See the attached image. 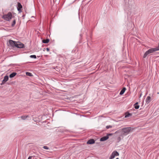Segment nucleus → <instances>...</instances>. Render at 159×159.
Instances as JSON below:
<instances>
[{"instance_id": "1", "label": "nucleus", "mask_w": 159, "mask_h": 159, "mask_svg": "<svg viewBox=\"0 0 159 159\" xmlns=\"http://www.w3.org/2000/svg\"><path fill=\"white\" fill-rule=\"evenodd\" d=\"M134 129L131 127H128L123 128L121 129L122 134L123 135L125 136L132 132Z\"/></svg>"}, {"instance_id": "2", "label": "nucleus", "mask_w": 159, "mask_h": 159, "mask_svg": "<svg viewBox=\"0 0 159 159\" xmlns=\"http://www.w3.org/2000/svg\"><path fill=\"white\" fill-rule=\"evenodd\" d=\"M157 51V48H152L149 50H148V51H147L144 54L143 56V58H145L148 55H149L151 54V53H152L153 52H156V51Z\"/></svg>"}, {"instance_id": "3", "label": "nucleus", "mask_w": 159, "mask_h": 159, "mask_svg": "<svg viewBox=\"0 0 159 159\" xmlns=\"http://www.w3.org/2000/svg\"><path fill=\"white\" fill-rule=\"evenodd\" d=\"M12 18V15L11 12H9L7 14L4 15L2 16V18L7 21H10Z\"/></svg>"}, {"instance_id": "4", "label": "nucleus", "mask_w": 159, "mask_h": 159, "mask_svg": "<svg viewBox=\"0 0 159 159\" xmlns=\"http://www.w3.org/2000/svg\"><path fill=\"white\" fill-rule=\"evenodd\" d=\"M15 47L18 48H25V46L23 43L18 42L16 43Z\"/></svg>"}, {"instance_id": "5", "label": "nucleus", "mask_w": 159, "mask_h": 159, "mask_svg": "<svg viewBox=\"0 0 159 159\" xmlns=\"http://www.w3.org/2000/svg\"><path fill=\"white\" fill-rule=\"evenodd\" d=\"M9 42V44L11 47H16V42L12 40H10Z\"/></svg>"}, {"instance_id": "6", "label": "nucleus", "mask_w": 159, "mask_h": 159, "mask_svg": "<svg viewBox=\"0 0 159 159\" xmlns=\"http://www.w3.org/2000/svg\"><path fill=\"white\" fill-rule=\"evenodd\" d=\"M8 79V76L6 75L4 76V79L2 81V83L1 84V85L4 84L6 82H7Z\"/></svg>"}, {"instance_id": "7", "label": "nucleus", "mask_w": 159, "mask_h": 159, "mask_svg": "<svg viewBox=\"0 0 159 159\" xmlns=\"http://www.w3.org/2000/svg\"><path fill=\"white\" fill-rule=\"evenodd\" d=\"M22 8V6L21 4L19 2H18L17 3V9L18 11L19 12L21 11V8Z\"/></svg>"}, {"instance_id": "8", "label": "nucleus", "mask_w": 159, "mask_h": 159, "mask_svg": "<svg viewBox=\"0 0 159 159\" xmlns=\"http://www.w3.org/2000/svg\"><path fill=\"white\" fill-rule=\"evenodd\" d=\"M95 141L93 139H91L89 140L87 142V143L88 144H93L94 143Z\"/></svg>"}, {"instance_id": "9", "label": "nucleus", "mask_w": 159, "mask_h": 159, "mask_svg": "<svg viewBox=\"0 0 159 159\" xmlns=\"http://www.w3.org/2000/svg\"><path fill=\"white\" fill-rule=\"evenodd\" d=\"M109 138V137L107 136L103 137L101 138L100 139V141H105L107 139Z\"/></svg>"}, {"instance_id": "10", "label": "nucleus", "mask_w": 159, "mask_h": 159, "mask_svg": "<svg viewBox=\"0 0 159 159\" xmlns=\"http://www.w3.org/2000/svg\"><path fill=\"white\" fill-rule=\"evenodd\" d=\"M151 101V98L150 96H148L146 99V102L147 104H148Z\"/></svg>"}, {"instance_id": "11", "label": "nucleus", "mask_w": 159, "mask_h": 159, "mask_svg": "<svg viewBox=\"0 0 159 159\" xmlns=\"http://www.w3.org/2000/svg\"><path fill=\"white\" fill-rule=\"evenodd\" d=\"M126 88H124L120 91V95H122L125 92V91Z\"/></svg>"}, {"instance_id": "12", "label": "nucleus", "mask_w": 159, "mask_h": 159, "mask_svg": "<svg viewBox=\"0 0 159 159\" xmlns=\"http://www.w3.org/2000/svg\"><path fill=\"white\" fill-rule=\"evenodd\" d=\"M16 74V72H13L10 75L9 77L10 78H13L14 77Z\"/></svg>"}, {"instance_id": "13", "label": "nucleus", "mask_w": 159, "mask_h": 159, "mask_svg": "<svg viewBox=\"0 0 159 159\" xmlns=\"http://www.w3.org/2000/svg\"><path fill=\"white\" fill-rule=\"evenodd\" d=\"M49 41V39H43L42 40V42L44 43H47Z\"/></svg>"}, {"instance_id": "14", "label": "nucleus", "mask_w": 159, "mask_h": 159, "mask_svg": "<svg viewBox=\"0 0 159 159\" xmlns=\"http://www.w3.org/2000/svg\"><path fill=\"white\" fill-rule=\"evenodd\" d=\"M112 153L115 156H118L119 155V153L116 151H114L112 152Z\"/></svg>"}, {"instance_id": "15", "label": "nucleus", "mask_w": 159, "mask_h": 159, "mask_svg": "<svg viewBox=\"0 0 159 159\" xmlns=\"http://www.w3.org/2000/svg\"><path fill=\"white\" fill-rule=\"evenodd\" d=\"M132 116V114L130 113H126L125 114V118H127L129 116Z\"/></svg>"}, {"instance_id": "16", "label": "nucleus", "mask_w": 159, "mask_h": 159, "mask_svg": "<svg viewBox=\"0 0 159 159\" xmlns=\"http://www.w3.org/2000/svg\"><path fill=\"white\" fill-rule=\"evenodd\" d=\"M26 74L27 75L29 76H33V75L30 72H26Z\"/></svg>"}, {"instance_id": "17", "label": "nucleus", "mask_w": 159, "mask_h": 159, "mask_svg": "<svg viewBox=\"0 0 159 159\" xmlns=\"http://www.w3.org/2000/svg\"><path fill=\"white\" fill-rule=\"evenodd\" d=\"M16 20H14L13 22H12V23L11 24V26L12 27H13L16 24Z\"/></svg>"}, {"instance_id": "18", "label": "nucleus", "mask_w": 159, "mask_h": 159, "mask_svg": "<svg viewBox=\"0 0 159 159\" xmlns=\"http://www.w3.org/2000/svg\"><path fill=\"white\" fill-rule=\"evenodd\" d=\"M27 117V116H21V118L23 120H25Z\"/></svg>"}, {"instance_id": "19", "label": "nucleus", "mask_w": 159, "mask_h": 159, "mask_svg": "<svg viewBox=\"0 0 159 159\" xmlns=\"http://www.w3.org/2000/svg\"><path fill=\"white\" fill-rule=\"evenodd\" d=\"M115 156H114L112 153L111 154V156L110 157V159H113L115 157Z\"/></svg>"}, {"instance_id": "20", "label": "nucleus", "mask_w": 159, "mask_h": 159, "mask_svg": "<svg viewBox=\"0 0 159 159\" xmlns=\"http://www.w3.org/2000/svg\"><path fill=\"white\" fill-rule=\"evenodd\" d=\"M31 58H34L35 59L36 58V56L35 55H32L30 56Z\"/></svg>"}, {"instance_id": "21", "label": "nucleus", "mask_w": 159, "mask_h": 159, "mask_svg": "<svg viewBox=\"0 0 159 159\" xmlns=\"http://www.w3.org/2000/svg\"><path fill=\"white\" fill-rule=\"evenodd\" d=\"M134 106V108L135 109H138V108H139V105H135V106Z\"/></svg>"}, {"instance_id": "22", "label": "nucleus", "mask_w": 159, "mask_h": 159, "mask_svg": "<svg viewBox=\"0 0 159 159\" xmlns=\"http://www.w3.org/2000/svg\"><path fill=\"white\" fill-rule=\"evenodd\" d=\"M112 127V126L111 125H107L106 126V128L107 129H108L109 128H111Z\"/></svg>"}, {"instance_id": "23", "label": "nucleus", "mask_w": 159, "mask_h": 159, "mask_svg": "<svg viewBox=\"0 0 159 159\" xmlns=\"http://www.w3.org/2000/svg\"><path fill=\"white\" fill-rule=\"evenodd\" d=\"M43 148L45 149H49V148L47 146H44L43 147Z\"/></svg>"}, {"instance_id": "24", "label": "nucleus", "mask_w": 159, "mask_h": 159, "mask_svg": "<svg viewBox=\"0 0 159 159\" xmlns=\"http://www.w3.org/2000/svg\"><path fill=\"white\" fill-rule=\"evenodd\" d=\"M157 48V51L158 50H159V43H158V46Z\"/></svg>"}, {"instance_id": "25", "label": "nucleus", "mask_w": 159, "mask_h": 159, "mask_svg": "<svg viewBox=\"0 0 159 159\" xmlns=\"http://www.w3.org/2000/svg\"><path fill=\"white\" fill-rule=\"evenodd\" d=\"M32 156H30V157H29L28 158V159H31L32 158Z\"/></svg>"}, {"instance_id": "26", "label": "nucleus", "mask_w": 159, "mask_h": 159, "mask_svg": "<svg viewBox=\"0 0 159 159\" xmlns=\"http://www.w3.org/2000/svg\"><path fill=\"white\" fill-rule=\"evenodd\" d=\"M112 135V134H107V136H108L109 135Z\"/></svg>"}, {"instance_id": "27", "label": "nucleus", "mask_w": 159, "mask_h": 159, "mask_svg": "<svg viewBox=\"0 0 159 159\" xmlns=\"http://www.w3.org/2000/svg\"><path fill=\"white\" fill-rule=\"evenodd\" d=\"M138 102H137L134 104V106L138 105Z\"/></svg>"}, {"instance_id": "28", "label": "nucleus", "mask_w": 159, "mask_h": 159, "mask_svg": "<svg viewBox=\"0 0 159 159\" xmlns=\"http://www.w3.org/2000/svg\"><path fill=\"white\" fill-rule=\"evenodd\" d=\"M46 50L47 51H49V49L48 48H47Z\"/></svg>"}, {"instance_id": "29", "label": "nucleus", "mask_w": 159, "mask_h": 159, "mask_svg": "<svg viewBox=\"0 0 159 159\" xmlns=\"http://www.w3.org/2000/svg\"><path fill=\"white\" fill-rule=\"evenodd\" d=\"M141 95H142V94H141L140 95V97H141Z\"/></svg>"}, {"instance_id": "30", "label": "nucleus", "mask_w": 159, "mask_h": 159, "mask_svg": "<svg viewBox=\"0 0 159 159\" xmlns=\"http://www.w3.org/2000/svg\"><path fill=\"white\" fill-rule=\"evenodd\" d=\"M116 159H119V158H116Z\"/></svg>"}, {"instance_id": "31", "label": "nucleus", "mask_w": 159, "mask_h": 159, "mask_svg": "<svg viewBox=\"0 0 159 159\" xmlns=\"http://www.w3.org/2000/svg\"><path fill=\"white\" fill-rule=\"evenodd\" d=\"M118 138L119 139H120V137H119Z\"/></svg>"}]
</instances>
